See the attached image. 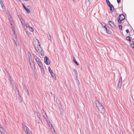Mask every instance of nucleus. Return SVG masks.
<instances>
[{
	"mask_svg": "<svg viewBox=\"0 0 134 134\" xmlns=\"http://www.w3.org/2000/svg\"><path fill=\"white\" fill-rule=\"evenodd\" d=\"M102 26L105 28V27H105V24L104 23H103V24H102Z\"/></svg>",
	"mask_w": 134,
	"mask_h": 134,
	"instance_id": "nucleus-35",
	"label": "nucleus"
},
{
	"mask_svg": "<svg viewBox=\"0 0 134 134\" xmlns=\"http://www.w3.org/2000/svg\"><path fill=\"white\" fill-rule=\"evenodd\" d=\"M122 20H121V19H119V18H118V21L119 24L121 23V21Z\"/></svg>",
	"mask_w": 134,
	"mask_h": 134,
	"instance_id": "nucleus-33",
	"label": "nucleus"
},
{
	"mask_svg": "<svg viewBox=\"0 0 134 134\" xmlns=\"http://www.w3.org/2000/svg\"><path fill=\"white\" fill-rule=\"evenodd\" d=\"M105 31H106L107 33L109 34H111L112 33L111 31L109 29H108L107 27H105Z\"/></svg>",
	"mask_w": 134,
	"mask_h": 134,
	"instance_id": "nucleus-14",
	"label": "nucleus"
},
{
	"mask_svg": "<svg viewBox=\"0 0 134 134\" xmlns=\"http://www.w3.org/2000/svg\"><path fill=\"white\" fill-rule=\"evenodd\" d=\"M43 115L44 118L46 120H48V117L47 116V115L46 114H44V115Z\"/></svg>",
	"mask_w": 134,
	"mask_h": 134,
	"instance_id": "nucleus-24",
	"label": "nucleus"
},
{
	"mask_svg": "<svg viewBox=\"0 0 134 134\" xmlns=\"http://www.w3.org/2000/svg\"><path fill=\"white\" fill-rule=\"evenodd\" d=\"M20 20L22 24L23 25H24L25 24V22L24 21L23 19H20Z\"/></svg>",
	"mask_w": 134,
	"mask_h": 134,
	"instance_id": "nucleus-26",
	"label": "nucleus"
},
{
	"mask_svg": "<svg viewBox=\"0 0 134 134\" xmlns=\"http://www.w3.org/2000/svg\"><path fill=\"white\" fill-rule=\"evenodd\" d=\"M10 83H11L12 84V85H13V83H14V82H13L10 79H11L10 77Z\"/></svg>",
	"mask_w": 134,
	"mask_h": 134,
	"instance_id": "nucleus-37",
	"label": "nucleus"
},
{
	"mask_svg": "<svg viewBox=\"0 0 134 134\" xmlns=\"http://www.w3.org/2000/svg\"><path fill=\"white\" fill-rule=\"evenodd\" d=\"M16 96L17 98H18V99L19 100V101L20 102H21L22 101V100L19 93V94H16Z\"/></svg>",
	"mask_w": 134,
	"mask_h": 134,
	"instance_id": "nucleus-13",
	"label": "nucleus"
},
{
	"mask_svg": "<svg viewBox=\"0 0 134 134\" xmlns=\"http://www.w3.org/2000/svg\"><path fill=\"white\" fill-rule=\"evenodd\" d=\"M48 69L52 78L55 80H56V76L54 73L51 70V68L50 67H48Z\"/></svg>",
	"mask_w": 134,
	"mask_h": 134,
	"instance_id": "nucleus-4",
	"label": "nucleus"
},
{
	"mask_svg": "<svg viewBox=\"0 0 134 134\" xmlns=\"http://www.w3.org/2000/svg\"><path fill=\"white\" fill-rule=\"evenodd\" d=\"M2 1V0H0V2Z\"/></svg>",
	"mask_w": 134,
	"mask_h": 134,
	"instance_id": "nucleus-51",
	"label": "nucleus"
},
{
	"mask_svg": "<svg viewBox=\"0 0 134 134\" xmlns=\"http://www.w3.org/2000/svg\"><path fill=\"white\" fill-rule=\"evenodd\" d=\"M126 32L127 33H128L129 32V29H127L126 30Z\"/></svg>",
	"mask_w": 134,
	"mask_h": 134,
	"instance_id": "nucleus-47",
	"label": "nucleus"
},
{
	"mask_svg": "<svg viewBox=\"0 0 134 134\" xmlns=\"http://www.w3.org/2000/svg\"><path fill=\"white\" fill-rule=\"evenodd\" d=\"M119 81H120V82H122V78L121 76L120 77L119 79Z\"/></svg>",
	"mask_w": 134,
	"mask_h": 134,
	"instance_id": "nucleus-42",
	"label": "nucleus"
},
{
	"mask_svg": "<svg viewBox=\"0 0 134 134\" xmlns=\"http://www.w3.org/2000/svg\"><path fill=\"white\" fill-rule=\"evenodd\" d=\"M13 37H15L16 36V34H15V31L14 29L13 30Z\"/></svg>",
	"mask_w": 134,
	"mask_h": 134,
	"instance_id": "nucleus-28",
	"label": "nucleus"
},
{
	"mask_svg": "<svg viewBox=\"0 0 134 134\" xmlns=\"http://www.w3.org/2000/svg\"><path fill=\"white\" fill-rule=\"evenodd\" d=\"M0 132L1 134H8L7 132L0 124Z\"/></svg>",
	"mask_w": 134,
	"mask_h": 134,
	"instance_id": "nucleus-3",
	"label": "nucleus"
},
{
	"mask_svg": "<svg viewBox=\"0 0 134 134\" xmlns=\"http://www.w3.org/2000/svg\"><path fill=\"white\" fill-rule=\"evenodd\" d=\"M95 102L99 111L102 114H104L105 113V110L103 106L98 101L96 100Z\"/></svg>",
	"mask_w": 134,
	"mask_h": 134,
	"instance_id": "nucleus-1",
	"label": "nucleus"
},
{
	"mask_svg": "<svg viewBox=\"0 0 134 134\" xmlns=\"http://www.w3.org/2000/svg\"><path fill=\"white\" fill-rule=\"evenodd\" d=\"M8 18L10 22L13 21L12 19L11 18V17L10 18Z\"/></svg>",
	"mask_w": 134,
	"mask_h": 134,
	"instance_id": "nucleus-39",
	"label": "nucleus"
},
{
	"mask_svg": "<svg viewBox=\"0 0 134 134\" xmlns=\"http://www.w3.org/2000/svg\"><path fill=\"white\" fill-rule=\"evenodd\" d=\"M27 55H28V56L29 57V58H31V57H32L31 54L29 52H28L27 53Z\"/></svg>",
	"mask_w": 134,
	"mask_h": 134,
	"instance_id": "nucleus-23",
	"label": "nucleus"
},
{
	"mask_svg": "<svg viewBox=\"0 0 134 134\" xmlns=\"http://www.w3.org/2000/svg\"><path fill=\"white\" fill-rule=\"evenodd\" d=\"M26 1H29V0H24Z\"/></svg>",
	"mask_w": 134,
	"mask_h": 134,
	"instance_id": "nucleus-50",
	"label": "nucleus"
},
{
	"mask_svg": "<svg viewBox=\"0 0 134 134\" xmlns=\"http://www.w3.org/2000/svg\"><path fill=\"white\" fill-rule=\"evenodd\" d=\"M131 46H132V47L134 48V44H131Z\"/></svg>",
	"mask_w": 134,
	"mask_h": 134,
	"instance_id": "nucleus-46",
	"label": "nucleus"
},
{
	"mask_svg": "<svg viewBox=\"0 0 134 134\" xmlns=\"http://www.w3.org/2000/svg\"><path fill=\"white\" fill-rule=\"evenodd\" d=\"M44 59V63L46 64L47 65H49L50 64V62L48 57L46 56L45 57Z\"/></svg>",
	"mask_w": 134,
	"mask_h": 134,
	"instance_id": "nucleus-5",
	"label": "nucleus"
},
{
	"mask_svg": "<svg viewBox=\"0 0 134 134\" xmlns=\"http://www.w3.org/2000/svg\"><path fill=\"white\" fill-rule=\"evenodd\" d=\"M25 29H26L27 28V24H24L23 25Z\"/></svg>",
	"mask_w": 134,
	"mask_h": 134,
	"instance_id": "nucleus-31",
	"label": "nucleus"
},
{
	"mask_svg": "<svg viewBox=\"0 0 134 134\" xmlns=\"http://www.w3.org/2000/svg\"><path fill=\"white\" fill-rule=\"evenodd\" d=\"M8 13L7 12V15L8 16V18H10L11 17V16L10 15V13L8 11Z\"/></svg>",
	"mask_w": 134,
	"mask_h": 134,
	"instance_id": "nucleus-32",
	"label": "nucleus"
},
{
	"mask_svg": "<svg viewBox=\"0 0 134 134\" xmlns=\"http://www.w3.org/2000/svg\"><path fill=\"white\" fill-rule=\"evenodd\" d=\"M108 23L112 27H113L114 28H115V25L114 24V23H113L112 21H109L108 22Z\"/></svg>",
	"mask_w": 134,
	"mask_h": 134,
	"instance_id": "nucleus-7",
	"label": "nucleus"
},
{
	"mask_svg": "<svg viewBox=\"0 0 134 134\" xmlns=\"http://www.w3.org/2000/svg\"><path fill=\"white\" fill-rule=\"evenodd\" d=\"M0 3H1V7H2L3 8H4V7H5L4 6V5L3 4V2H2V1H1V2H0Z\"/></svg>",
	"mask_w": 134,
	"mask_h": 134,
	"instance_id": "nucleus-27",
	"label": "nucleus"
},
{
	"mask_svg": "<svg viewBox=\"0 0 134 134\" xmlns=\"http://www.w3.org/2000/svg\"><path fill=\"white\" fill-rule=\"evenodd\" d=\"M34 57L37 63L40 62V59L35 55H34Z\"/></svg>",
	"mask_w": 134,
	"mask_h": 134,
	"instance_id": "nucleus-10",
	"label": "nucleus"
},
{
	"mask_svg": "<svg viewBox=\"0 0 134 134\" xmlns=\"http://www.w3.org/2000/svg\"><path fill=\"white\" fill-rule=\"evenodd\" d=\"M47 123L48 124V125L49 127H52V125L51 124L50 121L49 120H47Z\"/></svg>",
	"mask_w": 134,
	"mask_h": 134,
	"instance_id": "nucleus-19",
	"label": "nucleus"
},
{
	"mask_svg": "<svg viewBox=\"0 0 134 134\" xmlns=\"http://www.w3.org/2000/svg\"><path fill=\"white\" fill-rule=\"evenodd\" d=\"M27 27L29 28L30 27L29 25L27 24Z\"/></svg>",
	"mask_w": 134,
	"mask_h": 134,
	"instance_id": "nucleus-49",
	"label": "nucleus"
},
{
	"mask_svg": "<svg viewBox=\"0 0 134 134\" xmlns=\"http://www.w3.org/2000/svg\"><path fill=\"white\" fill-rule=\"evenodd\" d=\"M25 91L27 93V94L29 95V92L28 91V90L27 89H26V90H25Z\"/></svg>",
	"mask_w": 134,
	"mask_h": 134,
	"instance_id": "nucleus-41",
	"label": "nucleus"
},
{
	"mask_svg": "<svg viewBox=\"0 0 134 134\" xmlns=\"http://www.w3.org/2000/svg\"><path fill=\"white\" fill-rule=\"evenodd\" d=\"M19 1H20V0H19Z\"/></svg>",
	"mask_w": 134,
	"mask_h": 134,
	"instance_id": "nucleus-53",
	"label": "nucleus"
},
{
	"mask_svg": "<svg viewBox=\"0 0 134 134\" xmlns=\"http://www.w3.org/2000/svg\"><path fill=\"white\" fill-rule=\"evenodd\" d=\"M108 6L110 8V12H113L114 11V8L113 5L111 4L110 5Z\"/></svg>",
	"mask_w": 134,
	"mask_h": 134,
	"instance_id": "nucleus-8",
	"label": "nucleus"
},
{
	"mask_svg": "<svg viewBox=\"0 0 134 134\" xmlns=\"http://www.w3.org/2000/svg\"><path fill=\"white\" fill-rule=\"evenodd\" d=\"M10 24L12 26V27H13V21H12V22H10Z\"/></svg>",
	"mask_w": 134,
	"mask_h": 134,
	"instance_id": "nucleus-38",
	"label": "nucleus"
},
{
	"mask_svg": "<svg viewBox=\"0 0 134 134\" xmlns=\"http://www.w3.org/2000/svg\"><path fill=\"white\" fill-rule=\"evenodd\" d=\"M121 0H117V2L118 3H120V2Z\"/></svg>",
	"mask_w": 134,
	"mask_h": 134,
	"instance_id": "nucleus-48",
	"label": "nucleus"
},
{
	"mask_svg": "<svg viewBox=\"0 0 134 134\" xmlns=\"http://www.w3.org/2000/svg\"><path fill=\"white\" fill-rule=\"evenodd\" d=\"M37 64L40 68L43 67V65L41 61L38 62Z\"/></svg>",
	"mask_w": 134,
	"mask_h": 134,
	"instance_id": "nucleus-17",
	"label": "nucleus"
},
{
	"mask_svg": "<svg viewBox=\"0 0 134 134\" xmlns=\"http://www.w3.org/2000/svg\"><path fill=\"white\" fill-rule=\"evenodd\" d=\"M41 112L42 113L43 115L45 114L46 113L44 111L43 109H42L41 110Z\"/></svg>",
	"mask_w": 134,
	"mask_h": 134,
	"instance_id": "nucleus-30",
	"label": "nucleus"
},
{
	"mask_svg": "<svg viewBox=\"0 0 134 134\" xmlns=\"http://www.w3.org/2000/svg\"><path fill=\"white\" fill-rule=\"evenodd\" d=\"M22 125L23 130L27 134H32L31 131L29 130V128L25 125L24 123H23Z\"/></svg>",
	"mask_w": 134,
	"mask_h": 134,
	"instance_id": "nucleus-2",
	"label": "nucleus"
},
{
	"mask_svg": "<svg viewBox=\"0 0 134 134\" xmlns=\"http://www.w3.org/2000/svg\"><path fill=\"white\" fill-rule=\"evenodd\" d=\"M4 122H5V125H8V123L7 122L6 120H4Z\"/></svg>",
	"mask_w": 134,
	"mask_h": 134,
	"instance_id": "nucleus-45",
	"label": "nucleus"
},
{
	"mask_svg": "<svg viewBox=\"0 0 134 134\" xmlns=\"http://www.w3.org/2000/svg\"><path fill=\"white\" fill-rule=\"evenodd\" d=\"M121 20H124L125 19V17L123 14L120 15L119 16V18Z\"/></svg>",
	"mask_w": 134,
	"mask_h": 134,
	"instance_id": "nucleus-11",
	"label": "nucleus"
},
{
	"mask_svg": "<svg viewBox=\"0 0 134 134\" xmlns=\"http://www.w3.org/2000/svg\"><path fill=\"white\" fill-rule=\"evenodd\" d=\"M29 62L30 63H32V64L33 65H34V61L32 59V57L29 58Z\"/></svg>",
	"mask_w": 134,
	"mask_h": 134,
	"instance_id": "nucleus-15",
	"label": "nucleus"
},
{
	"mask_svg": "<svg viewBox=\"0 0 134 134\" xmlns=\"http://www.w3.org/2000/svg\"><path fill=\"white\" fill-rule=\"evenodd\" d=\"M119 28L120 30H122V26L121 25H119Z\"/></svg>",
	"mask_w": 134,
	"mask_h": 134,
	"instance_id": "nucleus-40",
	"label": "nucleus"
},
{
	"mask_svg": "<svg viewBox=\"0 0 134 134\" xmlns=\"http://www.w3.org/2000/svg\"><path fill=\"white\" fill-rule=\"evenodd\" d=\"M74 71L75 73V75L77 77V72L76 70V69H74Z\"/></svg>",
	"mask_w": 134,
	"mask_h": 134,
	"instance_id": "nucleus-21",
	"label": "nucleus"
},
{
	"mask_svg": "<svg viewBox=\"0 0 134 134\" xmlns=\"http://www.w3.org/2000/svg\"><path fill=\"white\" fill-rule=\"evenodd\" d=\"M13 40L16 46H19V44L18 42L17 41L16 36H15V37H14V38H13Z\"/></svg>",
	"mask_w": 134,
	"mask_h": 134,
	"instance_id": "nucleus-6",
	"label": "nucleus"
},
{
	"mask_svg": "<svg viewBox=\"0 0 134 134\" xmlns=\"http://www.w3.org/2000/svg\"><path fill=\"white\" fill-rule=\"evenodd\" d=\"M126 39L128 40L129 41L131 42V41L130 39V36H128L126 37Z\"/></svg>",
	"mask_w": 134,
	"mask_h": 134,
	"instance_id": "nucleus-29",
	"label": "nucleus"
},
{
	"mask_svg": "<svg viewBox=\"0 0 134 134\" xmlns=\"http://www.w3.org/2000/svg\"><path fill=\"white\" fill-rule=\"evenodd\" d=\"M20 17H21V16L19 17V18L20 19Z\"/></svg>",
	"mask_w": 134,
	"mask_h": 134,
	"instance_id": "nucleus-52",
	"label": "nucleus"
},
{
	"mask_svg": "<svg viewBox=\"0 0 134 134\" xmlns=\"http://www.w3.org/2000/svg\"><path fill=\"white\" fill-rule=\"evenodd\" d=\"M30 28V30L31 31H34V29L32 27H29Z\"/></svg>",
	"mask_w": 134,
	"mask_h": 134,
	"instance_id": "nucleus-36",
	"label": "nucleus"
},
{
	"mask_svg": "<svg viewBox=\"0 0 134 134\" xmlns=\"http://www.w3.org/2000/svg\"><path fill=\"white\" fill-rule=\"evenodd\" d=\"M30 63V66L32 68H33L35 67V64L34 63V65H33L32 64V63Z\"/></svg>",
	"mask_w": 134,
	"mask_h": 134,
	"instance_id": "nucleus-22",
	"label": "nucleus"
},
{
	"mask_svg": "<svg viewBox=\"0 0 134 134\" xmlns=\"http://www.w3.org/2000/svg\"><path fill=\"white\" fill-rule=\"evenodd\" d=\"M13 87L14 88V90L15 91V93L16 94H19V92L18 91V90L17 88L15 86H13Z\"/></svg>",
	"mask_w": 134,
	"mask_h": 134,
	"instance_id": "nucleus-9",
	"label": "nucleus"
},
{
	"mask_svg": "<svg viewBox=\"0 0 134 134\" xmlns=\"http://www.w3.org/2000/svg\"><path fill=\"white\" fill-rule=\"evenodd\" d=\"M106 2L107 5L108 6L111 4H110V3L109 1V0H106Z\"/></svg>",
	"mask_w": 134,
	"mask_h": 134,
	"instance_id": "nucleus-25",
	"label": "nucleus"
},
{
	"mask_svg": "<svg viewBox=\"0 0 134 134\" xmlns=\"http://www.w3.org/2000/svg\"><path fill=\"white\" fill-rule=\"evenodd\" d=\"M23 88L25 90L27 89L25 85H24L23 84Z\"/></svg>",
	"mask_w": 134,
	"mask_h": 134,
	"instance_id": "nucleus-44",
	"label": "nucleus"
},
{
	"mask_svg": "<svg viewBox=\"0 0 134 134\" xmlns=\"http://www.w3.org/2000/svg\"><path fill=\"white\" fill-rule=\"evenodd\" d=\"M48 39L49 40L51 39V37L50 35H49L48 36Z\"/></svg>",
	"mask_w": 134,
	"mask_h": 134,
	"instance_id": "nucleus-43",
	"label": "nucleus"
},
{
	"mask_svg": "<svg viewBox=\"0 0 134 134\" xmlns=\"http://www.w3.org/2000/svg\"><path fill=\"white\" fill-rule=\"evenodd\" d=\"M22 5L23 7L27 11V12L28 13H30V11L29 9H28L27 8L25 5L24 4H22Z\"/></svg>",
	"mask_w": 134,
	"mask_h": 134,
	"instance_id": "nucleus-12",
	"label": "nucleus"
},
{
	"mask_svg": "<svg viewBox=\"0 0 134 134\" xmlns=\"http://www.w3.org/2000/svg\"><path fill=\"white\" fill-rule=\"evenodd\" d=\"M73 60L74 62L77 65H79V64H78L77 61L75 59V57H74L73 58Z\"/></svg>",
	"mask_w": 134,
	"mask_h": 134,
	"instance_id": "nucleus-20",
	"label": "nucleus"
},
{
	"mask_svg": "<svg viewBox=\"0 0 134 134\" xmlns=\"http://www.w3.org/2000/svg\"><path fill=\"white\" fill-rule=\"evenodd\" d=\"M42 75H44V70L43 67L40 68Z\"/></svg>",
	"mask_w": 134,
	"mask_h": 134,
	"instance_id": "nucleus-18",
	"label": "nucleus"
},
{
	"mask_svg": "<svg viewBox=\"0 0 134 134\" xmlns=\"http://www.w3.org/2000/svg\"><path fill=\"white\" fill-rule=\"evenodd\" d=\"M121 82H120V81H119L118 86H119V87L120 88V87L121 86Z\"/></svg>",
	"mask_w": 134,
	"mask_h": 134,
	"instance_id": "nucleus-34",
	"label": "nucleus"
},
{
	"mask_svg": "<svg viewBox=\"0 0 134 134\" xmlns=\"http://www.w3.org/2000/svg\"><path fill=\"white\" fill-rule=\"evenodd\" d=\"M51 131L52 132H53V134H56V132H55V131L54 129V128H53L52 126V127H50Z\"/></svg>",
	"mask_w": 134,
	"mask_h": 134,
	"instance_id": "nucleus-16",
	"label": "nucleus"
}]
</instances>
